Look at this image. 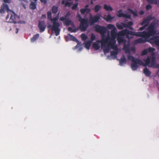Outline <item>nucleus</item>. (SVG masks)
I'll list each match as a JSON object with an SVG mask.
<instances>
[{"mask_svg": "<svg viewBox=\"0 0 159 159\" xmlns=\"http://www.w3.org/2000/svg\"><path fill=\"white\" fill-rule=\"evenodd\" d=\"M147 29L148 31L135 32L130 31V35L142 37V38H140L135 40L134 41V43L136 44L143 43L146 42L150 43V37L153 36L157 33L155 24L152 23H151Z\"/></svg>", "mask_w": 159, "mask_h": 159, "instance_id": "f257e3e1", "label": "nucleus"}, {"mask_svg": "<svg viewBox=\"0 0 159 159\" xmlns=\"http://www.w3.org/2000/svg\"><path fill=\"white\" fill-rule=\"evenodd\" d=\"M145 63L141 60L134 58L131 67L133 70H136L138 67V64L145 66H148L152 68H159V64L157 66L156 65V58L155 57H148L146 59L144 60Z\"/></svg>", "mask_w": 159, "mask_h": 159, "instance_id": "f03ea898", "label": "nucleus"}, {"mask_svg": "<svg viewBox=\"0 0 159 159\" xmlns=\"http://www.w3.org/2000/svg\"><path fill=\"white\" fill-rule=\"evenodd\" d=\"M47 16L48 19L50 20L52 25H49L47 27L48 28H51L52 30L54 32L55 35L57 36L59 34L60 30L59 29L60 24L57 22L58 18L56 17L52 18V13L50 11L47 12Z\"/></svg>", "mask_w": 159, "mask_h": 159, "instance_id": "7ed1b4c3", "label": "nucleus"}, {"mask_svg": "<svg viewBox=\"0 0 159 159\" xmlns=\"http://www.w3.org/2000/svg\"><path fill=\"white\" fill-rule=\"evenodd\" d=\"M116 30V29L111 30V37L108 35L106 38H102L101 41L98 40L97 42L98 43L101 42V46L103 47H105V44H106L107 42L108 41H116L115 39L117 34Z\"/></svg>", "mask_w": 159, "mask_h": 159, "instance_id": "20e7f679", "label": "nucleus"}, {"mask_svg": "<svg viewBox=\"0 0 159 159\" xmlns=\"http://www.w3.org/2000/svg\"><path fill=\"white\" fill-rule=\"evenodd\" d=\"M76 17L78 18V20L80 22L79 26L80 30L81 31H85L89 26L88 19L82 18L79 14L77 15Z\"/></svg>", "mask_w": 159, "mask_h": 159, "instance_id": "39448f33", "label": "nucleus"}, {"mask_svg": "<svg viewBox=\"0 0 159 159\" xmlns=\"http://www.w3.org/2000/svg\"><path fill=\"white\" fill-rule=\"evenodd\" d=\"M116 41H110L107 42L106 44H108L107 47H106V44L105 47L102 48L103 49V51L105 53L109 52L110 48L112 49L115 51H118L117 46L116 45Z\"/></svg>", "mask_w": 159, "mask_h": 159, "instance_id": "423d86ee", "label": "nucleus"}, {"mask_svg": "<svg viewBox=\"0 0 159 159\" xmlns=\"http://www.w3.org/2000/svg\"><path fill=\"white\" fill-rule=\"evenodd\" d=\"M10 16L9 20L7 21L8 22L16 23V19H18L19 17L17 16L13 11L10 10L8 11V13L6 17V20H7Z\"/></svg>", "mask_w": 159, "mask_h": 159, "instance_id": "0eeeda50", "label": "nucleus"}, {"mask_svg": "<svg viewBox=\"0 0 159 159\" xmlns=\"http://www.w3.org/2000/svg\"><path fill=\"white\" fill-rule=\"evenodd\" d=\"M129 30L127 29L121 31H120L118 33V35L120 36H123L127 35V38L128 39L127 44L126 46L125 45L124 48L126 49L125 52L126 53H129Z\"/></svg>", "mask_w": 159, "mask_h": 159, "instance_id": "6e6552de", "label": "nucleus"}, {"mask_svg": "<svg viewBox=\"0 0 159 159\" xmlns=\"http://www.w3.org/2000/svg\"><path fill=\"white\" fill-rule=\"evenodd\" d=\"M101 16L100 14H98L93 16L91 14H90V19L89 20V22L90 25H93L95 23L98 21L100 18Z\"/></svg>", "mask_w": 159, "mask_h": 159, "instance_id": "1a4fd4ad", "label": "nucleus"}, {"mask_svg": "<svg viewBox=\"0 0 159 159\" xmlns=\"http://www.w3.org/2000/svg\"><path fill=\"white\" fill-rule=\"evenodd\" d=\"M70 14L69 12L67 13L64 17L62 16L60 18V20L63 21L64 25L67 26L70 25L72 23V21L67 19V17L69 16Z\"/></svg>", "mask_w": 159, "mask_h": 159, "instance_id": "9d476101", "label": "nucleus"}, {"mask_svg": "<svg viewBox=\"0 0 159 159\" xmlns=\"http://www.w3.org/2000/svg\"><path fill=\"white\" fill-rule=\"evenodd\" d=\"M95 31L100 34L102 35L106 33L107 29L106 27L102 26L99 25H96L94 26Z\"/></svg>", "mask_w": 159, "mask_h": 159, "instance_id": "9b49d317", "label": "nucleus"}, {"mask_svg": "<svg viewBox=\"0 0 159 159\" xmlns=\"http://www.w3.org/2000/svg\"><path fill=\"white\" fill-rule=\"evenodd\" d=\"M154 18L151 15L148 16L147 18L143 19V21L140 23V25H144L145 26H147L149 24L150 21Z\"/></svg>", "mask_w": 159, "mask_h": 159, "instance_id": "f8f14e48", "label": "nucleus"}, {"mask_svg": "<svg viewBox=\"0 0 159 159\" xmlns=\"http://www.w3.org/2000/svg\"><path fill=\"white\" fill-rule=\"evenodd\" d=\"M38 27L39 28L40 32L41 33L43 32L46 27L44 20H39V22Z\"/></svg>", "mask_w": 159, "mask_h": 159, "instance_id": "ddd939ff", "label": "nucleus"}, {"mask_svg": "<svg viewBox=\"0 0 159 159\" xmlns=\"http://www.w3.org/2000/svg\"><path fill=\"white\" fill-rule=\"evenodd\" d=\"M150 43L159 46V36H154L150 39Z\"/></svg>", "mask_w": 159, "mask_h": 159, "instance_id": "4468645a", "label": "nucleus"}, {"mask_svg": "<svg viewBox=\"0 0 159 159\" xmlns=\"http://www.w3.org/2000/svg\"><path fill=\"white\" fill-rule=\"evenodd\" d=\"M67 38L68 39L70 40H72L76 42L77 43V44L76 46L75 47L76 48H78L79 47L80 44L79 43H80L78 39L74 36L70 34H68L67 35Z\"/></svg>", "mask_w": 159, "mask_h": 159, "instance_id": "2eb2a0df", "label": "nucleus"}, {"mask_svg": "<svg viewBox=\"0 0 159 159\" xmlns=\"http://www.w3.org/2000/svg\"><path fill=\"white\" fill-rule=\"evenodd\" d=\"M116 26L119 30H122L124 28H129V22H128L127 24L122 23L120 24L117 23L116 24Z\"/></svg>", "mask_w": 159, "mask_h": 159, "instance_id": "dca6fc26", "label": "nucleus"}, {"mask_svg": "<svg viewBox=\"0 0 159 159\" xmlns=\"http://www.w3.org/2000/svg\"><path fill=\"white\" fill-rule=\"evenodd\" d=\"M7 10V13L8 11H9L10 10L9 9V7L8 5L7 4L3 3L2 5L1 6L0 9V13L3 14L5 12V10Z\"/></svg>", "mask_w": 159, "mask_h": 159, "instance_id": "f3484780", "label": "nucleus"}, {"mask_svg": "<svg viewBox=\"0 0 159 159\" xmlns=\"http://www.w3.org/2000/svg\"><path fill=\"white\" fill-rule=\"evenodd\" d=\"M117 16L119 17H124L125 18L129 19V15L124 14L122 13V10H120L117 12Z\"/></svg>", "mask_w": 159, "mask_h": 159, "instance_id": "a211bd4d", "label": "nucleus"}, {"mask_svg": "<svg viewBox=\"0 0 159 159\" xmlns=\"http://www.w3.org/2000/svg\"><path fill=\"white\" fill-rule=\"evenodd\" d=\"M89 5H86L84 8L81 9L80 10V12L81 14H84L85 13L88 14L91 11V9L88 8Z\"/></svg>", "mask_w": 159, "mask_h": 159, "instance_id": "6ab92c4d", "label": "nucleus"}, {"mask_svg": "<svg viewBox=\"0 0 159 159\" xmlns=\"http://www.w3.org/2000/svg\"><path fill=\"white\" fill-rule=\"evenodd\" d=\"M31 1V3L30 5V8L31 10H34L36 8L37 6V2H35L34 0H30Z\"/></svg>", "mask_w": 159, "mask_h": 159, "instance_id": "aec40b11", "label": "nucleus"}, {"mask_svg": "<svg viewBox=\"0 0 159 159\" xmlns=\"http://www.w3.org/2000/svg\"><path fill=\"white\" fill-rule=\"evenodd\" d=\"M120 65L121 66L125 64L126 63V59L124 55H123L121 57L120 61Z\"/></svg>", "mask_w": 159, "mask_h": 159, "instance_id": "412c9836", "label": "nucleus"}, {"mask_svg": "<svg viewBox=\"0 0 159 159\" xmlns=\"http://www.w3.org/2000/svg\"><path fill=\"white\" fill-rule=\"evenodd\" d=\"M143 73L146 76H149L151 74V71L147 67L143 69Z\"/></svg>", "mask_w": 159, "mask_h": 159, "instance_id": "4be33fe9", "label": "nucleus"}, {"mask_svg": "<svg viewBox=\"0 0 159 159\" xmlns=\"http://www.w3.org/2000/svg\"><path fill=\"white\" fill-rule=\"evenodd\" d=\"M39 34H37L33 36V37L31 39V42L33 43L35 42L39 37Z\"/></svg>", "mask_w": 159, "mask_h": 159, "instance_id": "5701e85b", "label": "nucleus"}, {"mask_svg": "<svg viewBox=\"0 0 159 159\" xmlns=\"http://www.w3.org/2000/svg\"><path fill=\"white\" fill-rule=\"evenodd\" d=\"M58 10V7L57 6H52V11L53 14L56 13Z\"/></svg>", "mask_w": 159, "mask_h": 159, "instance_id": "b1692460", "label": "nucleus"}, {"mask_svg": "<svg viewBox=\"0 0 159 159\" xmlns=\"http://www.w3.org/2000/svg\"><path fill=\"white\" fill-rule=\"evenodd\" d=\"M104 8L107 11H112L113 10V9L112 7H111L110 6H108L106 4H105L104 5Z\"/></svg>", "mask_w": 159, "mask_h": 159, "instance_id": "393cba45", "label": "nucleus"}, {"mask_svg": "<svg viewBox=\"0 0 159 159\" xmlns=\"http://www.w3.org/2000/svg\"><path fill=\"white\" fill-rule=\"evenodd\" d=\"M93 47L96 50H98L100 48L98 43H94L93 44Z\"/></svg>", "mask_w": 159, "mask_h": 159, "instance_id": "a878e982", "label": "nucleus"}, {"mask_svg": "<svg viewBox=\"0 0 159 159\" xmlns=\"http://www.w3.org/2000/svg\"><path fill=\"white\" fill-rule=\"evenodd\" d=\"M118 53V51H112L111 52V55L112 56H114L115 57H117V55Z\"/></svg>", "mask_w": 159, "mask_h": 159, "instance_id": "bb28decb", "label": "nucleus"}, {"mask_svg": "<svg viewBox=\"0 0 159 159\" xmlns=\"http://www.w3.org/2000/svg\"><path fill=\"white\" fill-rule=\"evenodd\" d=\"M91 41H89L86 42L85 43V47L88 49H89L90 46Z\"/></svg>", "mask_w": 159, "mask_h": 159, "instance_id": "cd10ccee", "label": "nucleus"}, {"mask_svg": "<svg viewBox=\"0 0 159 159\" xmlns=\"http://www.w3.org/2000/svg\"><path fill=\"white\" fill-rule=\"evenodd\" d=\"M101 7L100 5H96L94 7V10L95 12H98L101 9Z\"/></svg>", "mask_w": 159, "mask_h": 159, "instance_id": "c85d7f7f", "label": "nucleus"}, {"mask_svg": "<svg viewBox=\"0 0 159 159\" xmlns=\"http://www.w3.org/2000/svg\"><path fill=\"white\" fill-rule=\"evenodd\" d=\"M113 18L109 14L108 15L106 18L104 17L103 18L105 20L107 21L111 20Z\"/></svg>", "mask_w": 159, "mask_h": 159, "instance_id": "c756f323", "label": "nucleus"}, {"mask_svg": "<svg viewBox=\"0 0 159 159\" xmlns=\"http://www.w3.org/2000/svg\"><path fill=\"white\" fill-rule=\"evenodd\" d=\"M130 13L132 14L133 16L134 17L138 16L137 12L136 11H134L130 9Z\"/></svg>", "mask_w": 159, "mask_h": 159, "instance_id": "7c9ffc66", "label": "nucleus"}, {"mask_svg": "<svg viewBox=\"0 0 159 159\" xmlns=\"http://www.w3.org/2000/svg\"><path fill=\"white\" fill-rule=\"evenodd\" d=\"M147 2L149 4H157V0H147Z\"/></svg>", "mask_w": 159, "mask_h": 159, "instance_id": "2f4dec72", "label": "nucleus"}, {"mask_svg": "<svg viewBox=\"0 0 159 159\" xmlns=\"http://www.w3.org/2000/svg\"><path fill=\"white\" fill-rule=\"evenodd\" d=\"M107 27L108 29H116V28L114 26V25H113L109 24L107 26Z\"/></svg>", "mask_w": 159, "mask_h": 159, "instance_id": "473e14b6", "label": "nucleus"}, {"mask_svg": "<svg viewBox=\"0 0 159 159\" xmlns=\"http://www.w3.org/2000/svg\"><path fill=\"white\" fill-rule=\"evenodd\" d=\"M82 40L83 41H85L88 38V36L84 34H82L81 35Z\"/></svg>", "mask_w": 159, "mask_h": 159, "instance_id": "72a5a7b5", "label": "nucleus"}, {"mask_svg": "<svg viewBox=\"0 0 159 159\" xmlns=\"http://www.w3.org/2000/svg\"><path fill=\"white\" fill-rule=\"evenodd\" d=\"M117 40L119 43H122L124 42V40L123 39V38L119 35L117 37Z\"/></svg>", "mask_w": 159, "mask_h": 159, "instance_id": "f704fd0d", "label": "nucleus"}, {"mask_svg": "<svg viewBox=\"0 0 159 159\" xmlns=\"http://www.w3.org/2000/svg\"><path fill=\"white\" fill-rule=\"evenodd\" d=\"M148 53L147 49H145L143 50L141 54V56H144L146 55Z\"/></svg>", "mask_w": 159, "mask_h": 159, "instance_id": "c9c22d12", "label": "nucleus"}, {"mask_svg": "<svg viewBox=\"0 0 159 159\" xmlns=\"http://www.w3.org/2000/svg\"><path fill=\"white\" fill-rule=\"evenodd\" d=\"M148 52H151L154 51L155 49L154 48L152 47H149L147 49Z\"/></svg>", "mask_w": 159, "mask_h": 159, "instance_id": "e433bc0d", "label": "nucleus"}, {"mask_svg": "<svg viewBox=\"0 0 159 159\" xmlns=\"http://www.w3.org/2000/svg\"><path fill=\"white\" fill-rule=\"evenodd\" d=\"M78 3H76L74 4L73 6L72 7V9L73 10H75L77 8L78 6Z\"/></svg>", "mask_w": 159, "mask_h": 159, "instance_id": "4c0bfd02", "label": "nucleus"}, {"mask_svg": "<svg viewBox=\"0 0 159 159\" xmlns=\"http://www.w3.org/2000/svg\"><path fill=\"white\" fill-rule=\"evenodd\" d=\"M68 29L69 31L72 32H76V30L75 29H73L71 27H69Z\"/></svg>", "mask_w": 159, "mask_h": 159, "instance_id": "58836bf2", "label": "nucleus"}, {"mask_svg": "<svg viewBox=\"0 0 159 159\" xmlns=\"http://www.w3.org/2000/svg\"><path fill=\"white\" fill-rule=\"evenodd\" d=\"M152 8V6L150 4H148L146 7V9L147 10H148Z\"/></svg>", "mask_w": 159, "mask_h": 159, "instance_id": "ea45409f", "label": "nucleus"}, {"mask_svg": "<svg viewBox=\"0 0 159 159\" xmlns=\"http://www.w3.org/2000/svg\"><path fill=\"white\" fill-rule=\"evenodd\" d=\"M144 25L142 26V27H141L139 28L138 30L139 31H142L145 28L147 27L146 26H145L144 25Z\"/></svg>", "mask_w": 159, "mask_h": 159, "instance_id": "a19ab883", "label": "nucleus"}, {"mask_svg": "<svg viewBox=\"0 0 159 159\" xmlns=\"http://www.w3.org/2000/svg\"><path fill=\"white\" fill-rule=\"evenodd\" d=\"M71 3L70 2H68V1H67L65 3V7H67L68 6L70 7L71 5Z\"/></svg>", "mask_w": 159, "mask_h": 159, "instance_id": "79ce46f5", "label": "nucleus"}, {"mask_svg": "<svg viewBox=\"0 0 159 159\" xmlns=\"http://www.w3.org/2000/svg\"><path fill=\"white\" fill-rule=\"evenodd\" d=\"M95 39V37L94 35L92 34L91 36V39L92 41L94 40Z\"/></svg>", "mask_w": 159, "mask_h": 159, "instance_id": "37998d69", "label": "nucleus"}, {"mask_svg": "<svg viewBox=\"0 0 159 159\" xmlns=\"http://www.w3.org/2000/svg\"><path fill=\"white\" fill-rule=\"evenodd\" d=\"M133 24V22L132 21H130V30H133L131 26H132Z\"/></svg>", "mask_w": 159, "mask_h": 159, "instance_id": "c03bdc74", "label": "nucleus"}, {"mask_svg": "<svg viewBox=\"0 0 159 159\" xmlns=\"http://www.w3.org/2000/svg\"><path fill=\"white\" fill-rule=\"evenodd\" d=\"M144 12L143 11H141L139 12V14L141 15H143L144 14Z\"/></svg>", "mask_w": 159, "mask_h": 159, "instance_id": "a18cd8bd", "label": "nucleus"}, {"mask_svg": "<svg viewBox=\"0 0 159 159\" xmlns=\"http://www.w3.org/2000/svg\"><path fill=\"white\" fill-rule=\"evenodd\" d=\"M46 17V15H45L43 14L42 15L41 17L43 18H45Z\"/></svg>", "mask_w": 159, "mask_h": 159, "instance_id": "49530a36", "label": "nucleus"}, {"mask_svg": "<svg viewBox=\"0 0 159 159\" xmlns=\"http://www.w3.org/2000/svg\"><path fill=\"white\" fill-rule=\"evenodd\" d=\"M3 1L5 3H8L9 2V0H3Z\"/></svg>", "mask_w": 159, "mask_h": 159, "instance_id": "de8ad7c7", "label": "nucleus"}, {"mask_svg": "<svg viewBox=\"0 0 159 159\" xmlns=\"http://www.w3.org/2000/svg\"><path fill=\"white\" fill-rule=\"evenodd\" d=\"M65 1L64 0H63L62 1V2H61V3H62V4H65Z\"/></svg>", "mask_w": 159, "mask_h": 159, "instance_id": "09e8293b", "label": "nucleus"}, {"mask_svg": "<svg viewBox=\"0 0 159 159\" xmlns=\"http://www.w3.org/2000/svg\"><path fill=\"white\" fill-rule=\"evenodd\" d=\"M40 1L41 2H46V1L45 0H40Z\"/></svg>", "mask_w": 159, "mask_h": 159, "instance_id": "8fccbe9b", "label": "nucleus"}, {"mask_svg": "<svg viewBox=\"0 0 159 159\" xmlns=\"http://www.w3.org/2000/svg\"><path fill=\"white\" fill-rule=\"evenodd\" d=\"M135 48H132L131 49H130V50H135Z\"/></svg>", "mask_w": 159, "mask_h": 159, "instance_id": "3c124183", "label": "nucleus"}, {"mask_svg": "<svg viewBox=\"0 0 159 159\" xmlns=\"http://www.w3.org/2000/svg\"><path fill=\"white\" fill-rule=\"evenodd\" d=\"M93 4V1L92 0H91V4L92 5V4Z\"/></svg>", "mask_w": 159, "mask_h": 159, "instance_id": "603ef678", "label": "nucleus"}, {"mask_svg": "<svg viewBox=\"0 0 159 159\" xmlns=\"http://www.w3.org/2000/svg\"><path fill=\"white\" fill-rule=\"evenodd\" d=\"M127 58L128 59H129V54L127 55Z\"/></svg>", "mask_w": 159, "mask_h": 159, "instance_id": "864d4df0", "label": "nucleus"}, {"mask_svg": "<svg viewBox=\"0 0 159 159\" xmlns=\"http://www.w3.org/2000/svg\"><path fill=\"white\" fill-rule=\"evenodd\" d=\"M130 57V60H131V58H132V57L131 56H130V57Z\"/></svg>", "mask_w": 159, "mask_h": 159, "instance_id": "5fc2aeb1", "label": "nucleus"}, {"mask_svg": "<svg viewBox=\"0 0 159 159\" xmlns=\"http://www.w3.org/2000/svg\"><path fill=\"white\" fill-rule=\"evenodd\" d=\"M127 10L128 11H129V8H128V9H127Z\"/></svg>", "mask_w": 159, "mask_h": 159, "instance_id": "6e6d98bb", "label": "nucleus"}, {"mask_svg": "<svg viewBox=\"0 0 159 159\" xmlns=\"http://www.w3.org/2000/svg\"><path fill=\"white\" fill-rule=\"evenodd\" d=\"M129 38H130V39H131L132 38V37H131L130 36Z\"/></svg>", "mask_w": 159, "mask_h": 159, "instance_id": "4d7b16f0", "label": "nucleus"}, {"mask_svg": "<svg viewBox=\"0 0 159 159\" xmlns=\"http://www.w3.org/2000/svg\"><path fill=\"white\" fill-rule=\"evenodd\" d=\"M130 19H131L130 16V17H129Z\"/></svg>", "mask_w": 159, "mask_h": 159, "instance_id": "13d9d810", "label": "nucleus"}, {"mask_svg": "<svg viewBox=\"0 0 159 159\" xmlns=\"http://www.w3.org/2000/svg\"><path fill=\"white\" fill-rule=\"evenodd\" d=\"M18 32V31H17L16 32V33H17Z\"/></svg>", "mask_w": 159, "mask_h": 159, "instance_id": "bf43d9fd", "label": "nucleus"}]
</instances>
